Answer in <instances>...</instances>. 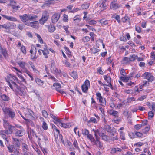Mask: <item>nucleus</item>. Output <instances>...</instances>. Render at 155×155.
<instances>
[{
    "label": "nucleus",
    "mask_w": 155,
    "mask_h": 155,
    "mask_svg": "<svg viewBox=\"0 0 155 155\" xmlns=\"http://www.w3.org/2000/svg\"><path fill=\"white\" fill-rule=\"evenodd\" d=\"M20 68H22L21 71H20L16 67H13L12 70L17 75L19 79H20L22 81L25 82V79L22 75V73H25V71L28 70L25 68L27 63L23 61H19L17 62Z\"/></svg>",
    "instance_id": "f257e3e1"
},
{
    "label": "nucleus",
    "mask_w": 155,
    "mask_h": 155,
    "mask_svg": "<svg viewBox=\"0 0 155 155\" xmlns=\"http://www.w3.org/2000/svg\"><path fill=\"white\" fill-rule=\"evenodd\" d=\"M8 84L11 89L18 91L21 95H24L26 94V89L25 87H20L15 83L13 82H12L11 84L9 83Z\"/></svg>",
    "instance_id": "f03ea898"
},
{
    "label": "nucleus",
    "mask_w": 155,
    "mask_h": 155,
    "mask_svg": "<svg viewBox=\"0 0 155 155\" xmlns=\"http://www.w3.org/2000/svg\"><path fill=\"white\" fill-rule=\"evenodd\" d=\"M37 17V16L36 15L29 14H24L19 16L20 18L21 21L25 23L26 25L27 23L30 22L29 21H34Z\"/></svg>",
    "instance_id": "7ed1b4c3"
},
{
    "label": "nucleus",
    "mask_w": 155,
    "mask_h": 155,
    "mask_svg": "<svg viewBox=\"0 0 155 155\" xmlns=\"http://www.w3.org/2000/svg\"><path fill=\"white\" fill-rule=\"evenodd\" d=\"M2 110L6 116L10 117L12 119L14 118L15 115V113L11 109L8 107H3Z\"/></svg>",
    "instance_id": "20e7f679"
},
{
    "label": "nucleus",
    "mask_w": 155,
    "mask_h": 155,
    "mask_svg": "<svg viewBox=\"0 0 155 155\" xmlns=\"http://www.w3.org/2000/svg\"><path fill=\"white\" fill-rule=\"evenodd\" d=\"M41 46L44 47L42 48V49L39 50L38 52L40 55H41L42 53L45 58H48L47 55L49 54V51L48 49L47 45L45 43L42 44Z\"/></svg>",
    "instance_id": "39448f33"
},
{
    "label": "nucleus",
    "mask_w": 155,
    "mask_h": 155,
    "mask_svg": "<svg viewBox=\"0 0 155 155\" xmlns=\"http://www.w3.org/2000/svg\"><path fill=\"white\" fill-rule=\"evenodd\" d=\"M3 126L5 129L7 134H10L12 132L13 130L14 129V127L10 125L8 122L4 120Z\"/></svg>",
    "instance_id": "423d86ee"
},
{
    "label": "nucleus",
    "mask_w": 155,
    "mask_h": 155,
    "mask_svg": "<svg viewBox=\"0 0 155 155\" xmlns=\"http://www.w3.org/2000/svg\"><path fill=\"white\" fill-rule=\"evenodd\" d=\"M49 13L47 11L43 12L42 14L41 18L39 20L40 24L43 25L48 20L49 18Z\"/></svg>",
    "instance_id": "0eeeda50"
},
{
    "label": "nucleus",
    "mask_w": 155,
    "mask_h": 155,
    "mask_svg": "<svg viewBox=\"0 0 155 155\" xmlns=\"http://www.w3.org/2000/svg\"><path fill=\"white\" fill-rule=\"evenodd\" d=\"M94 133V136L96 139H99L100 137H101L102 134H103L104 130L102 129H97L96 130L93 129L92 130Z\"/></svg>",
    "instance_id": "6e6552de"
},
{
    "label": "nucleus",
    "mask_w": 155,
    "mask_h": 155,
    "mask_svg": "<svg viewBox=\"0 0 155 155\" xmlns=\"http://www.w3.org/2000/svg\"><path fill=\"white\" fill-rule=\"evenodd\" d=\"M96 96L97 99L99 100V102L101 104V105H104L106 104V101L105 99L102 97L100 93L97 92L96 93Z\"/></svg>",
    "instance_id": "1a4fd4ad"
},
{
    "label": "nucleus",
    "mask_w": 155,
    "mask_h": 155,
    "mask_svg": "<svg viewBox=\"0 0 155 155\" xmlns=\"http://www.w3.org/2000/svg\"><path fill=\"white\" fill-rule=\"evenodd\" d=\"M8 148L9 152L13 153L16 155H19V152L17 148H16L13 145H10L8 147Z\"/></svg>",
    "instance_id": "9d476101"
},
{
    "label": "nucleus",
    "mask_w": 155,
    "mask_h": 155,
    "mask_svg": "<svg viewBox=\"0 0 155 155\" xmlns=\"http://www.w3.org/2000/svg\"><path fill=\"white\" fill-rule=\"evenodd\" d=\"M90 87V82L89 80H86L85 81L84 83L81 87L82 89L84 92H86L88 90V88Z\"/></svg>",
    "instance_id": "9b49d317"
},
{
    "label": "nucleus",
    "mask_w": 155,
    "mask_h": 155,
    "mask_svg": "<svg viewBox=\"0 0 155 155\" xmlns=\"http://www.w3.org/2000/svg\"><path fill=\"white\" fill-rule=\"evenodd\" d=\"M143 77L145 79L148 80L149 81H152L154 80V77L150 73L148 72L145 73L143 75Z\"/></svg>",
    "instance_id": "f8f14e48"
},
{
    "label": "nucleus",
    "mask_w": 155,
    "mask_h": 155,
    "mask_svg": "<svg viewBox=\"0 0 155 155\" xmlns=\"http://www.w3.org/2000/svg\"><path fill=\"white\" fill-rule=\"evenodd\" d=\"M60 17V14L58 13H54L52 16V22L53 23H55L58 20Z\"/></svg>",
    "instance_id": "ddd939ff"
},
{
    "label": "nucleus",
    "mask_w": 155,
    "mask_h": 155,
    "mask_svg": "<svg viewBox=\"0 0 155 155\" xmlns=\"http://www.w3.org/2000/svg\"><path fill=\"white\" fill-rule=\"evenodd\" d=\"M56 124L58 126H61L62 127L65 128H69L70 127V123H63L61 122V120H57Z\"/></svg>",
    "instance_id": "4468645a"
},
{
    "label": "nucleus",
    "mask_w": 155,
    "mask_h": 155,
    "mask_svg": "<svg viewBox=\"0 0 155 155\" xmlns=\"http://www.w3.org/2000/svg\"><path fill=\"white\" fill-rule=\"evenodd\" d=\"M53 86L55 87L56 90L61 94H65V92L62 90L61 89V86L59 83H54L53 85Z\"/></svg>",
    "instance_id": "2eb2a0df"
},
{
    "label": "nucleus",
    "mask_w": 155,
    "mask_h": 155,
    "mask_svg": "<svg viewBox=\"0 0 155 155\" xmlns=\"http://www.w3.org/2000/svg\"><path fill=\"white\" fill-rule=\"evenodd\" d=\"M104 80L107 83V86L111 88H112V85L111 84V78L108 75H104L103 76Z\"/></svg>",
    "instance_id": "dca6fc26"
},
{
    "label": "nucleus",
    "mask_w": 155,
    "mask_h": 155,
    "mask_svg": "<svg viewBox=\"0 0 155 155\" xmlns=\"http://www.w3.org/2000/svg\"><path fill=\"white\" fill-rule=\"evenodd\" d=\"M9 78L10 79H12L15 81H16L18 83L20 84H21L22 82L26 83V81L25 80V82L22 81L20 79V80H18V79L16 77V76L12 74L9 75Z\"/></svg>",
    "instance_id": "f3484780"
},
{
    "label": "nucleus",
    "mask_w": 155,
    "mask_h": 155,
    "mask_svg": "<svg viewBox=\"0 0 155 155\" xmlns=\"http://www.w3.org/2000/svg\"><path fill=\"white\" fill-rule=\"evenodd\" d=\"M26 25L32 27L34 28H36L38 27L39 25L38 22V21H35L34 22H30L27 23Z\"/></svg>",
    "instance_id": "a211bd4d"
},
{
    "label": "nucleus",
    "mask_w": 155,
    "mask_h": 155,
    "mask_svg": "<svg viewBox=\"0 0 155 155\" xmlns=\"http://www.w3.org/2000/svg\"><path fill=\"white\" fill-rule=\"evenodd\" d=\"M73 21L74 24L78 25V23L81 21V18L79 15H76L73 18Z\"/></svg>",
    "instance_id": "6ab92c4d"
},
{
    "label": "nucleus",
    "mask_w": 155,
    "mask_h": 155,
    "mask_svg": "<svg viewBox=\"0 0 155 155\" xmlns=\"http://www.w3.org/2000/svg\"><path fill=\"white\" fill-rule=\"evenodd\" d=\"M2 16L7 20L12 21H17V19L16 18L12 16H8L3 15Z\"/></svg>",
    "instance_id": "aec40b11"
},
{
    "label": "nucleus",
    "mask_w": 155,
    "mask_h": 155,
    "mask_svg": "<svg viewBox=\"0 0 155 155\" xmlns=\"http://www.w3.org/2000/svg\"><path fill=\"white\" fill-rule=\"evenodd\" d=\"M2 53L5 57H6L7 56V53L5 49H3L0 46V60L1 59L2 56L1 54Z\"/></svg>",
    "instance_id": "412c9836"
},
{
    "label": "nucleus",
    "mask_w": 155,
    "mask_h": 155,
    "mask_svg": "<svg viewBox=\"0 0 155 155\" xmlns=\"http://www.w3.org/2000/svg\"><path fill=\"white\" fill-rule=\"evenodd\" d=\"M99 139H96V140L94 142V143L96 145L97 147L100 148H103V145L101 142L99 141Z\"/></svg>",
    "instance_id": "4be33fe9"
},
{
    "label": "nucleus",
    "mask_w": 155,
    "mask_h": 155,
    "mask_svg": "<svg viewBox=\"0 0 155 155\" xmlns=\"http://www.w3.org/2000/svg\"><path fill=\"white\" fill-rule=\"evenodd\" d=\"M48 31L50 32H53L55 30V27L52 25H50L48 26Z\"/></svg>",
    "instance_id": "5701e85b"
},
{
    "label": "nucleus",
    "mask_w": 155,
    "mask_h": 155,
    "mask_svg": "<svg viewBox=\"0 0 155 155\" xmlns=\"http://www.w3.org/2000/svg\"><path fill=\"white\" fill-rule=\"evenodd\" d=\"M108 112L110 115H112L115 117L117 116L118 114L117 111L112 110H109Z\"/></svg>",
    "instance_id": "b1692460"
},
{
    "label": "nucleus",
    "mask_w": 155,
    "mask_h": 155,
    "mask_svg": "<svg viewBox=\"0 0 155 155\" xmlns=\"http://www.w3.org/2000/svg\"><path fill=\"white\" fill-rule=\"evenodd\" d=\"M130 62L129 58L127 57L124 58L121 61V63L123 64H125Z\"/></svg>",
    "instance_id": "393cba45"
},
{
    "label": "nucleus",
    "mask_w": 155,
    "mask_h": 155,
    "mask_svg": "<svg viewBox=\"0 0 155 155\" xmlns=\"http://www.w3.org/2000/svg\"><path fill=\"white\" fill-rule=\"evenodd\" d=\"M98 22L104 25H106L108 23V21L105 20L104 19H102L98 20Z\"/></svg>",
    "instance_id": "a878e982"
},
{
    "label": "nucleus",
    "mask_w": 155,
    "mask_h": 155,
    "mask_svg": "<svg viewBox=\"0 0 155 155\" xmlns=\"http://www.w3.org/2000/svg\"><path fill=\"white\" fill-rule=\"evenodd\" d=\"M30 52L31 54V58L32 59H36L37 58L36 54V52H34L32 50H31L30 51Z\"/></svg>",
    "instance_id": "bb28decb"
},
{
    "label": "nucleus",
    "mask_w": 155,
    "mask_h": 155,
    "mask_svg": "<svg viewBox=\"0 0 155 155\" xmlns=\"http://www.w3.org/2000/svg\"><path fill=\"white\" fill-rule=\"evenodd\" d=\"M13 143L17 147H19L20 145L19 141L17 139L15 138H13Z\"/></svg>",
    "instance_id": "cd10ccee"
},
{
    "label": "nucleus",
    "mask_w": 155,
    "mask_h": 155,
    "mask_svg": "<svg viewBox=\"0 0 155 155\" xmlns=\"http://www.w3.org/2000/svg\"><path fill=\"white\" fill-rule=\"evenodd\" d=\"M119 6H119L117 4L114 3L113 2H112L111 4L110 8L111 9H116L118 8Z\"/></svg>",
    "instance_id": "c85d7f7f"
},
{
    "label": "nucleus",
    "mask_w": 155,
    "mask_h": 155,
    "mask_svg": "<svg viewBox=\"0 0 155 155\" xmlns=\"http://www.w3.org/2000/svg\"><path fill=\"white\" fill-rule=\"evenodd\" d=\"M35 81L40 86H42L43 84V82L41 79L38 78H36L35 79Z\"/></svg>",
    "instance_id": "c756f323"
},
{
    "label": "nucleus",
    "mask_w": 155,
    "mask_h": 155,
    "mask_svg": "<svg viewBox=\"0 0 155 155\" xmlns=\"http://www.w3.org/2000/svg\"><path fill=\"white\" fill-rule=\"evenodd\" d=\"M130 77H121L120 78L121 80L123 81L124 82H126L128 81L130 79Z\"/></svg>",
    "instance_id": "7c9ffc66"
},
{
    "label": "nucleus",
    "mask_w": 155,
    "mask_h": 155,
    "mask_svg": "<svg viewBox=\"0 0 155 155\" xmlns=\"http://www.w3.org/2000/svg\"><path fill=\"white\" fill-rule=\"evenodd\" d=\"M35 35L37 37L38 42H39L40 43L43 44L44 43H43V40L40 36L37 33H35Z\"/></svg>",
    "instance_id": "2f4dec72"
},
{
    "label": "nucleus",
    "mask_w": 155,
    "mask_h": 155,
    "mask_svg": "<svg viewBox=\"0 0 155 155\" xmlns=\"http://www.w3.org/2000/svg\"><path fill=\"white\" fill-rule=\"evenodd\" d=\"M20 49L21 50V51L24 54H25L26 53V48L25 47L24 45H22L20 48Z\"/></svg>",
    "instance_id": "473e14b6"
},
{
    "label": "nucleus",
    "mask_w": 155,
    "mask_h": 155,
    "mask_svg": "<svg viewBox=\"0 0 155 155\" xmlns=\"http://www.w3.org/2000/svg\"><path fill=\"white\" fill-rule=\"evenodd\" d=\"M130 61H133L137 58V56L134 54L130 56L129 57Z\"/></svg>",
    "instance_id": "72a5a7b5"
},
{
    "label": "nucleus",
    "mask_w": 155,
    "mask_h": 155,
    "mask_svg": "<svg viewBox=\"0 0 155 155\" xmlns=\"http://www.w3.org/2000/svg\"><path fill=\"white\" fill-rule=\"evenodd\" d=\"M87 138L89 139L91 142L93 143L94 142H95V140L94 138L91 134H89L87 136Z\"/></svg>",
    "instance_id": "f704fd0d"
},
{
    "label": "nucleus",
    "mask_w": 155,
    "mask_h": 155,
    "mask_svg": "<svg viewBox=\"0 0 155 155\" xmlns=\"http://www.w3.org/2000/svg\"><path fill=\"white\" fill-rule=\"evenodd\" d=\"M22 148L23 151L25 152V151H29V148L28 146L25 144L23 143L22 144Z\"/></svg>",
    "instance_id": "c9c22d12"
},
{
    "label": "nucleus",
    "mask_w": 155,
    "mask_h": 155,
    "mask_svg": "<svg viewBox=\"0 0 155 155\" xmlns=\"http://www.w3.org/2000/svg\"><path fill=\"white\" fill-rule=\"evenodd\" d=\"M100 7L101 8V10L103 11L105 10L106 7V5L104 2H103L101 3L100 5Z\"/></svg>",
    "instance_id": "e433bc0d"
},
{
    "label": "nucleus",
    "mask_w": 155,
    "mask_h": 155,
    "mask_svg": "<svg viewBox=\"0 0 155 155\" xmlns=\"http://www.w3.org/2000/svg\"><path fill=\"white\" fill-rule=\"evenodd\" d=\"M23 134V130L22 129L17 130L16 133V135L19 136H22Z\"/></svg>",
    "instance_id": "4c0bfd02"
},
{
    "label": "nucleus",
    "mask_w": 155,
    "mask_h": 155,
    "mask_svg": "<svg viewBox=\"0 0 155 155\" xmlns=\"http://www.w3.org/2000/svg\"><path fill=\"white\" fill-rule=\"evenodd\" d=\"M135 134V135L138 137H142L144 136L143 134L140 132H136Z\"/></svg>",
    "instance_id": "58836bf2"
},
{
    "label": "nucleus",
    "mask_w": 155,
    "mask_h": 155,
    "mask_svg": "<svg viewBox=\"0 0 155 155\" xmlns=\"http://www.w3.org/2000/svg\"><path fill=\"white\" fill-rule=\"evenodd\" d=\"M42 127L45 130H46L48 128V125L44 121H43Z\"/></svg>",
    "instance_id": "ea45409f"
},
{
    "label": "nucleus",
    "mask_w": 155,
    "mask_h": 155,
    "mask_svg": "<svg viewBox=\"0 0 155 155\" xmlns=\"http://www.w3.org/2000/svg\"><path fill=\"white\" fill-rule=\"evenodd\" d=\"M98 121L97 119L94 117H91L90 118V119L89 121V122H92L94 123H97L98 122Z\"/></svg>",
    "instance_id": "a19ab883"
},
{
    "label": "nucleus",
    "mask_w": 155,
    "mask_h": 155,
    "mask_svg": "<svg viewBox=\"0 0 155 155\" xmlns=\"http://www.w3.org/2000/svg\"><path fill=\"white\" fill-rule=\"evenodd\" d=\"M129 21V18L127 16H125L124 17L122 18V21L123 22H126Z\"/></svg>",
    "instance_id": "79ce46f5"
},
{
    "label": "nucleus",
    "mask_w": 155,
    "mask_h": 155,
    "mask_svg": "<svg viewBox=\"0 0 155 155\" xmlns=\"http://www.w3.org/2000/svg\"><path fill=\"white\" fill-rule=\"evenodd\" d=\"M71 75L74 79H76L78 78V76L76 72L73 71L71 74Z\"/></svg>",
    "instance_id": "37998d69"
},
{
    "label": "nucleus",
    "mask_w": 155,
    "mask_h": 155,
    "mask_svg": "<svg viewBox=\"0 0 155 155\" xmlns=\"http://www.w3.org/2000/svg\"><path fill=\"white\" fill-rule=\"evenodd\" d=\"M82 134L87 136L89 134L88 130L86 129H82Z\"/></svg>",
    "instance_id": "c03bdc74"
},
{
    "label": "nucleus",
    "mask_w": 155,
    "mask_h": 155,
    "mask_svg": "<svg viewBox=\"0 0 155 155\" xmlns=\"http://www.w3.org/2000/svg\"><path fill=\"white\" fill-rule=\"evenodd\" d=\"M89 7V4H83L81 6V8L82 9H87Z\"/></svg>",
    "instance_id": "a18cd8bd"
},
{
    "label": "nucleus",
    "mask_w": 155,
    "mask_h": 155,
    "mask_svg": "<svg viewBox=\"0 0 155 155\" xmlns=\"http://www.w3.org/2000/svg\"><path fill=\"white\" fill-rule=\"evenodd\" d=\"M90 40V38L88 36H85L82 38V40L84 42L88 41Z\"/></svg>",
    "instance_id": "49530a36"
},
{
    "label": "nucleus",
    "mask_w": 155,
    "mask_h": 155,
    "mask_svg": "<svg viewBox=\"0 0 155 155\" xmlns=\"http://www.w3.org/2000/svg\"><path fill=\"white\" fill-rule=\"evenodd\" d=\"M142 127L141 124H138L134 126V128L136 130H138L140 129Z\"/></svg>",
    "instance_id": "de8ad7c7"
},
{
    "label": "nucleus",
    "mask_w": 155,
    "mask_h": 155,
    "mask_svg": "<svg viewBox=\"0 0 155 155\" xmlns=\"http://www.w3.org/2000/svg\"><path fill=\"white\" fill-rule=\"evenodd\" d=\"M101 137H102V139L105 141L108 140L109 138V137L108 136L104 135V133L103 134H102Z\"/></svg>",
    "instance_id": "09e8293b"
},
{
    "label": "nucleus",
    "mask_w": 155,
    "mask_h": 155,
    "mask_svg": "<svg viewBox=\"0 0 155 155\" xmlns=\"http://www.w3.org/2000/svg\"><path fill=\"white\" fill-rule=\"evenodd\" d=\"M100 50L96 48H91L92 52L93 54H95L96 53L98 52Z\"/></svg>",
    "instance_id": "8fccbe9b"
},
{
    "label": "nucleus",
    "mask_w": 155,
    "mask_h": 155,
    "mask_svg": "<svg viewBox=\"0 0 155 155\" xmlns=\"http://www.w3.org/2000/svg\"><path fill=\"white\" fill-rule=\"evenodd\" d=\"M124 115L127 117H130V114L129 113V111L128 110H125L124 113Z\"/></svg>",
    "instance_id": "3c124183"
},
{
    "label": "nucleus",
    "mask_w": 155,
    "mask_h": 155,
    "mask_svg": "<svg viewBox=\"0 0 155 155\" xmlns=\"http://www.w3.org/2000/svg\"><path fill=\"white\" fill-rule=\"evenodd\" d=\"M150 127L149 126H147L144 129L142 130V131L144 134L147 133L149 130Z\"/></svg>",
    "instance_id": "603ef678"
},
{
    "label": "nucleus",
    "mask_w": 155,
    "mask_h": 155,
    "mask_svg": "<svg viewBox=\"0 0 155 155\" xmlns=\"http://www.w3.org/2000/svg\"><path fill=\"white\" fill-rule=\"evenodd\" d=\"M2 99L5 101H7L8 100V97L5 95L3 94L1 97Z\"/></svg>",
    "instance_id": "864d4df0"
},
{
    "label": "nucleus",
    "mask_w": 155,
    "mask_h": 155,
    "mask_svg": "<svg viewBox=\"0 0 155 155\" xmlns=\"http://www.w3.org/2000/svg\"><path fill=\"white\" fill-rule=\"evenodd\" d=\"M26 120L27 124L28 125H31L32 126H34V124L32 121L28 119H26Z\"/></svg>",
    "instance_id": "5fc2aeb1"
},
{
    "label": "nucleus",
    "mask_w": 155,
    "mask_h": 155,
    "mask_svg": "<svg viewBox=\"0 0 155 155\" xmlns=\"http://www.w3.org/2000/svg\"><path fill=\"white\" fill-rule=\"evenodd\" d=\"M25 72V73L27 74L28 76L31 78V80L33 81V78L32 76L31 75V72L28 70H26Z\"/></svg>",
    "instance_id": "6e6d98bb"
},
{
    "label": "nucleus",
    "mask_w": 155,
    "mask_h": 155,
    "mask_svg": "<svg viewBox=\"0 0 155 155\" xmlns=\"http://www.w3.org/2000/svg\"><path fill=\"white\" fill-rule=\"evenodd\" d=\"M63 20L65 22H67L68 21V16L67 15L64 14V15Z\"/></svg>",
    "instance_id": "4d7b16f0"
},
{
    "label": "nucleus",
    "mask_w": 155,
    "mask_h": 155,
    "mask_svg": "<svg viewBox=\"0 0 155 155\" xmlns=\"http://www.w3.org/2000/svg\"><path fill=\"white\" fill-rule=\"evenodd\" d=\"M96 21L94 20H91L88 22V23L91 25H95L96 24Z\"/></svg>",
    "instance_id": "13d9d810"
},
{
    "label": "nucleus",
    "mask_w": 155,
    "mask_h": 155,
    "mask_svg": "<svg viewBox=\"0 0 155 155\" xmlns=\"http://www.w3.org/2000/svg\"><path fill=\"white\" fill-rule=\"evenodd\" d=\"M120 137L121 139L125 140V135L124 133L122 131H120Z\"/></svg>",
    "instance_id": "bf43d9fd"
},
{
    "label": "nucleus",
    "mask_w": 155,
    "mask_h": 155,
    "mask_svg": "<svg viewBox=\"0 0 155 155\" xmlns=\"http://www.w3.org/2000/svg\"><path fill=\"white\" fill-rule=\"evenodd\" d=\"M2 28L6 29H9V26L6 24H4L3 25H2Z\"/></svg>",
    "instance_id": "052dcab7"
},
{
    "label": "nucleus",
    "mask_w": 155,
    "mask_h": 155,
    "mask_svg": "<svg viewBox=\"0 0 155 155\" xmlns=\"http://www.w3.org/2000/svg\"><path fill=\"white\" fill-rule=\"evenodd\" d=\"M69 28V26L68 25L67 26H64L63 27V28L65 31L66 33L68 34L69 33V32L68 30V28Z\"/></svg>",
    "instance_id": "680f3d73"
},
{
    "label": "nucleus",
    "mask_w": 155,
    "mask_h": 155,
    "mask_svg": "<svg viewBox=\"0 0 155 155\" xmlns=\"http://www.w3.org/2000/svg\"><path fill=\"white\" fill-rule=\"evenodd\" d=\"M50 116L54 120H55V122L54 123L56 124V123L57 122V120H60V119H59L57 118L53 114H51Z\"/></svg>",
    "instance_id": "e2e57ef3"
},
{
    "label": "nucleus",
    "mask_w": 155,
    "mask_h": 155,
    "mask_svg": "<svg viewBox=\"0 0 155 155\" xmlns=\"http://www.w3.org/2000/svg\"><path fill=\"white\" fill-rule=\"evenodd\" d=\"M42 115L44 117H45L46 118L48 116V114L47 112L45 110H43L42 111Z\"/></svg>",
    "instance_id": "0e129e2a"
},
{
    "label": "nucleus",
    "mask_w": 155,
    "mask_h": 155,
    "mask_svg": "<svg viewBox=\"0 0 155 155\" xmlns=\"http://www.w3.org/2000/svg\"><path fill=\"white\" fill-rule=\"evenodd\" d=\"M136 31L138 33H140L141 32V28L139 26H136L135 27Z\"/></svg>",
    "instance_id": "69168bd1"
},
{
    "label": "nucleus",
    "mask_w": 155,
    "mask_h": 155,
    "mask_svg": "<svg viewBox=\"0 0 155 155\" xmlns=\"http://www.w3.org/2000/svg\"><path fill=\"white\" fill-rule=\"evenodd\" d=\"M154 116V113L153 111H150L148 113V117H149L152 118Z\"/></svg>",
    "instance_id": "338daca9"
},
{
    "label": "nucleus",
    "mask_w": 155,
    "mask_h": 155,
    "mask_svg": "<svg viewBox=\"0 0 155 155\" xmlns=\"http://www.w3.org/2000/svg\"><path fill=\"white\" fill-rule=\"evenodd\" d=\"M115 19L117 20V21L118 23H120V17L119 15H117L115 17Z\"/></svg>",
    "instance_id": "774afa93"
}]
</instances>
